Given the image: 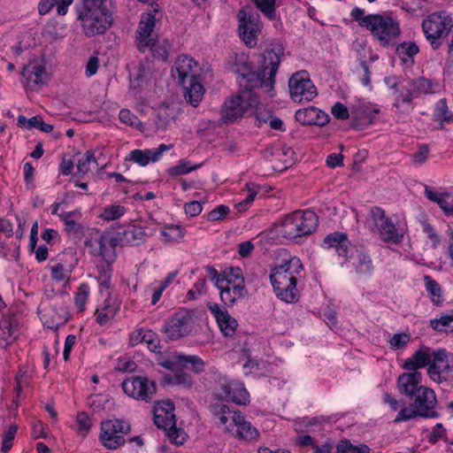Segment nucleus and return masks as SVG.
<instances>
[{
  "instance_id": "f257e3e1",
  "label": "nucleus",
  "mask_w": 453,
  "mask_h": 453,
  "mask_svg": "<svg viewBox=\"0 0 453 453\" xmlns=\"http://www.w3.org/2000/svg\"><path fill=\"white\" fill-rule=\"evenodd\" d=\"M303 270V264L296 257H290L272 270L270 280L276 296L280 300L289 303L297 301V276Z\"/></svg>"
},
{
  "instance_id": "f03ea898",
  "label": "nucleus",
  "mask_w": 453,
  "mask_h": 453,
  "mask_svg": "<svg viewBox=\"0 0 453 453\" xmlns=\"http://www.w3.org/2000/svg\"><path fill=\"white\" fill-rule=\"evenodd\" d=\"M105 0H82L77 7L78 20L87 37L104 34L112 23V17L107 8L103 6Z\"/></svg>"
},
{
  "instance_id": "7ed1b4c3",
  "label": "nucleus",
  "mask_w": 453,
  "mask_h": 453,
  "mask_svg": "<svg viewBox=\"0 0 453 453\" xmlns=\"http://www.w3.org/2000/svg\"><path fill=\"white\" fill-rule=\"evenodd\" d=\"M387 403L394 410L402 406L395 418V423L408 421L418 416L436 418L438 413L434 410L436 398H402L400 403L395 398H387Z\"/></svg>"
},
{
  "instance_id": "20e7f679",
  "label": "nucleus",
  "mask_w": 453,
  "mask_h": 453,
  "mask_svg": "<svg viewBox=\"0 0 453 453\" xmlns=\"http://www.w3.org/2000/svg\"><path fill=\"white\" fill-rule=\"evenodd\" d=\"M283 55L284 49L281 45H277L272 49L265 50L261 54L258 73L248 74V81L256 77L257 82L259 83L260 88H262L265 92L271 93L273 90L275 75L281 63ZM243 78H246V76L244 75Z\"/></svg>"
},
{
  "instance_id": "39448f33",
  "label": "nucleus",
  "mask_w": 453,
  "mask_h": 453,
  "mask_svg": "<svg viewBox=\"0 0 453 453\" xmlns=\"http://www.w3.org/2000/svg\"><path fill=\"white\" fill-rule=\"evenodd\" d=\"M318 225L319 218L314 211H296L285 217L280 232L286 239L297 241L312 234Z\"/></svg>"
},
{
  "instance_id": "423d86ee",
  "label": "nucleus",
  "mask_w": 453,
  "mask_h": 453,
  "mask_svg": "<svg viewBox=\"0 0 453 453\" xmlns=\"http://www.w3.org/2000/svg\"><path fill=\"white\" fill-rule=\"evenodd\" d=\"M365 28L383 47L395 46L401 35L399 22L389 15L375 14L369 18Z\"/></svg>"
},
{
  "instance_id": "0eeeda50",
  "label": "nucleus",
  "mask_w": 453,
  "mask_h": 453,
  "mask_svg": "<svg viewBox=\"0 0 453 453\" xmlns=\"http://www.w3.org/2000/svg\"><path fill=\"white\" fill-rule=\"evenodd\" d=\"M84 243L92 256L100 257L108 265L115 262L118 239L111 233L91 229Z\"/></svg>"
},
{
  "instance_id": "6e6552de",
  "label": "nucleus",
  "mask_w": 453,
  "mask_h": 453,
  "mask_svg": "<svg viewBox=\"0 0 453 453\" xmlns=\"http://www.w3.org/2000/svg\"><path fill=\"white\" fill-rule=\"evenodd\" d=\"M174 409V403L170 398L157 401L153 407L154 422L157 427L169 430L168 437L172 441L182 444L185 436L182 431L176 429Z\"/></svg>"
},
{
  "instance_id": "1a4fd4ad",
  "label": "nucleus",
  "mask_w": 453,
  "mask_h": 453,
  "mask_svg": "<svg viewBox=\"0 0 453 453\" xmlns=\"http://www.w3.org/2000/svg\"><path fill=\"white\" fill-rule=\"evenodd\" d=\"M259 104L258 97L252 93H244L230 97L221 110V119L225 123L242 118L246 112H253Z\"/></svg>"
},
{
  "instance_id": "9d476101",
  "label": "nucleus",
  "mask_w": 453,
  "mask_h": 453,
  "mask_svg": "<svg viewBox=\"0 0 453 453\" xmlns=\"http://www.w3.org/2000/svg\"><path fill=\"white\" fill-rule=\"evenodd\" d=\"M452 18L446 12H434L422 21V30L434 50L441 44V38L447 35L452 26Z\"/></svg>"
},
{
  "instance_id": "9b49d317",
  "label": "nucleus",
  "mask_w": 453,
  "mask_h": 453,
  "mask_svg": "<svg viewBox=\"0 0 453 453\" xmlns=\"http://www.w3.org/2000/svg\"><path fill=\"white\" fill-rule=\"evenodd\" d=\"M237 19L239 35L243 42L250 48L256 46L262 29L259 14L250 7L245 6L239 10Z\"/></svg>"
},
{
  "instance_id": "f8f14e48",
  "label": "nucleus",
  "mask_w": 453,
  "mask_h": 453,
  "mask_svg": "<svg viewBox=\"0 0 453 453\" xmlns=\"http://www.w3.org/2000/svg\"><path fill=\"white\" fill-rule=\"evenodd\" d=\"M194 327V313L187 309H180L165 320L163 332L168 339L179 340L190 334Z\"/></svg>"
},
{
  "instance_id": "ddd939ff",
  "label": "nucleus",
  "mask_w": 453,
  "mask_h": 453,
  "mask_svg": "<svg viewBox=\"0 0 453 453\" xmlns=\"http://www.w3.org/2000/svg\"><path fill=\"white\" fill-rule=\"evenodd\" d=\"M130 432V426L124 420H105L101 423L100 440L104 447L116 449L125 443L123 434Z\"/></svg>"
},
{
  "instance_id": "4468645a",
  "label": "nucleus",
  "mask_w": 453,
  "mask_h": 453,
  "mask_svg": "<svg viewBox=\"0 0 453 453\" xmlns=\"http://www.w3.org/2000/svg\"><path fill=\"white\" fill-rule=\"evenodd\" d=\"M432 357L427 368L430 379L437 383L449 380L453 376V355L440 349L434 351Z\"/></svg>"
},
{
  "instance_id": "2eb2a0df",
  "label": "nucleus",
  "mask_w": 453,
  "mask_h": 453,
  "mask_svg": "<svg viewBox=\"0 0 453 453\" xmlns=\"http://www.w3.org/2000/svg\"><path fill=\"white\" fill-rule=\"evenodd\" d=\"M291 98L297 103L311 101L317 96V88L306 71L294 73L288 81Z\"/></svg>"
},
{
  "instance_id": "dca6fc26",
  "label": "nucleus",
  "mask_w": 453,
  "mask_h": 453,
  "mask_svg": "<svg viewBox=\"0 0 453 453\" xmlns=\"http://www.w3.org/2000/svg\"><path fill=\"white\" fill-rule=\"evenodd\" d=\"M422 374L420 372H405L397 379L399 392L406 396H435L434 391L420 385Z\"/></svg>"
},
{
  "instance_id": "f3484780",
  "label": "nucleus",
  "mask_w": 453,
  "mask_h": 453,
  "mask_svg": "<svg viewBox=\"0 0 453 453\" xmlns=\"http://www.w3.org/2000/svg\"><path fill=\"white\" fill-rule=\"evenodd\" d=\"M236 272L237 282H233L230 279H220L216 282L217 288L220 290L221 301L228 306H232L238 299L244 297L247 291L242 278H239L241 274L240 268L232 269Z\"/></svg>"
},
{
  "instance_id": "a211bd4d",
  "label": "nucleus",
  "mask_w": 453,
  "mask_h": 453,
  "mask_svg": "<svg viewBox=\"0 0 453 453\" xmlns=\"http://www.w3.org/2000/svg\"><path fill=\"white\" fill-rule=\"evenodd\" d=\"M371 212L374 224L384 241L394 243L402 242L403 234L396 227L393 220L385 215V211L381 208L374 207Z\"/></svg>"
},
{
  "instance_id": "6ab92c4d",
  "label": "nucleus",
  "mask_w": 453,
  "mask_h": 453,
  "mask_svg": "<svg viewBox=\"0 0 453 453\" xmlns=\"http://www.w3.org/2000/svg\"><path fill=\"white\" fill-rule=\"evenodd\" d=\"M78 264L76 253L68 250L58 257V262L50 266L51 278L56 281L67 280Z\"/></svg>"
},
{
  "instance_id": "aec40b11",
  "label": "nucleus",
  "mask_w": 453,
  "mask_h": 453,
  "mask_svg": "<svg viewBox=\"0 0 453 453\" xmlns=\"http://www.w3.org/2000/svg\"><path fill=\"white\" fill-rule=\"evenodd\" d=\"M122 388L127 396H149L156 393L155 381L142 376L125 380L122 382Z\"/></svg>"
},
{
  "instance_id": "412c9836",
  "label": "nucleus",
  "mask_w": 453,
  "mask_h": 453,
  "mask_svg": "<svg viewBox=\"0 0 453 453\" xmlns=\"http://www.w3.org/2000/svg\"><path fill=\"white\" fill-rule=\"evenodd\" d=\"M196 62L187 55L180 56L172 68V76L177 79L179 84L185 85L188 81L196 78Z\"/></svg>"
},
{
  "instance_id": "4be33fe9",
  "label": "nucleus",
  "mask_w": 453,
  "mask_h": 453,
  "mask_svg": "<svg viewBox=\"0 0 453 453\" xmlns=\"http://www.w3.org/2000/svg\"><path fill=\"white\" fill-rule=\"evenodd\" d=\"M156 24V17L151 13L142 14L136 30L137 48L141 52H145L153 41V30Z\"/></svg>"
},
{
  "instance_id": "5701e85b",
  "label": "nucleus",
  "mask_w": 453,
  "mask_h": 453,
  "mask_svg": "<svg viewBox=\"0 0 453 453\" xmlns=\"http://www.w3.org/2000/svg\"><path fill=\"white\" fill-rule=\"evenodd\" d=\"M323 243L326 249H334L337 255L345 260L349 258V253L355 250V245L349 242L347 234L341 232L327 234Z\"/></svg>"
},
{
  "instance_id": "b1692460",
  "label": "nucleus",
  "mask_w": 453,
  "mask_h": 453,
  "mask_svg": "<svg viewBox=\"0 0 453 453\" xmlns=\"http://www.w3.org/2000/svg\"><path fill=\"white\" fill-rule=\"evenodd\" d=\"M295 118L303 126H326L329 122V116L325 111L310 106L296 111Z\"/></svg>"
},
{
  "instance_id": "393cba45",
  "label": "nucleus",
  "mask_w": 453,
  "mask_h": 453,
  "mask_svg": "<svg viewBox=\"0 0 453 453\" xmlns=\"http://www.w3.org/2000/svg\"><path fill=\"white\" fill-rule=\"evenodd\" d=\"M349 258H351L355 272L361 276L371 275L373 271L372 260L362 246L355 245V250L349 253Z\"/></svg>"
},
{
  "instance_id": "a878e982",
  "label": "nucleus",
  "mask_w": 453,
  "mask_h": 453,
  "mask_svg": "<svg viewBox=\"0 0 453 453\" xmlns=\"http://www.w3.org/2000/svg\"><path fill=\"white\" fill-rule=\"evenodd\" d=\"M209 311L214 316L217 324L225 336H232L235 333L238 323L229 312L218 304L209 305Z\"/></svg>"
},
{
  "instance_id": "bb28decb",
  "label": "nucleus",
  "mask_w": 453,
  "mask_h": 453,
  "mask_svg": "<svg viewBox=\"0 0 453 453\" xmlns=\"http://www.w3.org/2000/svg\"><path fill=\"white\" fill-rule=\"evenodd\" d=\"M172 145L160 144L155 150H134L129 153V159L141 166H146L150 162H157L163 152L169 150Z\"/></svg>"
},
{
  "instance_id": "cd10ccee",
  "label": "nucleus",
  "mask_w": 453,
  "mask_h": 453,
  "mask_svg": "<svg viewBox=\"0 0 453 453\" xmlns=\"http://www.w3.org/2000/svg\"><path fill=\"white\" fill-rule=\"evenodd\" d=\"M234 425L236 426V434L239 438L245 440H253L258 436V431L250 422L246 421L241 412H234L231 416L229 427Z\"/></svg>"
},
{
  "instance_id": "c85d7f7f",
  "label": "nucleus",
  "mask_w": 453,
  "mask_h": 453,
  "mask_svg": "<svg viewBox=\"0 0 453 453\" xmlns=\"http://www.w3.org/2000/svg\"><path fill=\"white\" fill-rule=\"evenodd\" d=\"M431 357L429 349L422 348L403 362V368L411 372H418V369L430 365Z\"/></svg>"
},
{
  "instance_id": "c756f323",
  "label": "nucleus",
  "mask_w": 453,
  "mask_h": 453,
  "mask_svg": "<svg viewBox=\"0 0 453 453\" xmlns=\"http://www.w3.org/2000/svg\"><path fill=\"white\" fill-rule=\"evenodd\" d=\"M185 90L184 97L192 106L196 107L203 97L204 88L197 78L188 81L181 85Z\"/></svg>"
},
{
  "instance_id": "7c9ffc66",
  "label": "nucleus",
  "mask_w": 453,
  "mask_h": 453,
  "mask_svg": "<svg viewBox=\"0 0 453 453\" xmlns=\"http://www.w3.org/2000/svg\"><path fill=\"white\" fill-rule=\"evenodd\" d=\"M119 306L111 298H106L96 311V320L100 326L106 325L119 311Z\"/></svg>"
},
{
  "instance_id": "2f4dec72",
  "label": "nucleus",
  "mask_w": 453,
  "mask_h": 453,
  "mask_svg": "<svg viewBox=\"0 0 453 453\" xmlns=\"http://www.w3.org/2000/svg\"><path fill=\"white\" fill-rule=\"evenodd\" d=\"M226 400L227 398H217V402L211 403L209 409L214 416L219 417L220 424L226 426V429L229 430L227 421L231 419V416L236 411L231 410L226 403Z\"/></svg>"
},
{
  "instance_id": "473e14b6",
  "label": "nucleus",
  "mask_w": 453,
  "mask_h": 453,
  "mask_svg": "<svg viewBox=\"0 0 453 453\" xmlns=\"http://www.w3.org/2000/svg\"><path fill=\"white\" fill-rule=\"evenodd\" d=\"M395 46V54L403 63L414 64L413 58L419 52V48L414 42H403Z\"/></svg>"
},
{
  "instance_id": "72a5a7b5",
  "label": "nucleus",
  "mask_w": 453,
  "mask_h": 453,
  "mask_svg": "<svg viewBox=\"0 0 453 453\" xmlns=\"http://www.w3.org/2000/svg\"><path fill=\"white\" fill-rule=\"evenodd\" d=\"M430 326L436 332L453 333V309L431 319Z\"/></svg>"
},
{
  "instance_id": "f704fd0d",
  "label": "nucleus",
  "mask_w": 453,
  "mask_h": 453,
  "mask_svg": "<svg viewBox=\"0 0 453 453\" xmlns=\"http://www.w3.org/2000/svg\"><path fill=\"white\" fill-rule=\"evenodd\" d=\"M95 165L96 167L104 168V165L100 163V157L96 155L95 151L88 150L84 157L81 158L77 163V172L81 176H84L88 173L90 165Z\"/></svg>"
},
{
  "instance_id": "c9c22d12",
  "label": "nucleus",
  "mask_w": 453,
  "mask_h": 453,
  "mask_svg": "<svg viewBox=\"0 0 453 453\" xmlns=\"http://www.w3.org/2000/svg\"><path fill=\"white\" fill-rule=\"evenodd\" d=\"M44 67L38 64H30L23 68L22 75L27 81V86L39 85L42 82V75L44 73Z\"/></svg>"
},
{
  "instance_id": "e433bc0d",
  "label": "nucleus",
  "mask_w": 453,
  "mask_h": 453,
  "mask_svg": "<svg viewBox=\"0 0 453 453\" xmlns=\"http://www.w3.org/2000/svg\"><path fill=\"white\" fill-rule=\"evenodd\" d=\"M146 234L142 226H132L123 233V242L131 246L139 245L144 241Z\"/></svg>"
},
{
  "instance_id": "4c0bfd02",
  "label": "nucleus",
  "mask_w": 453,
  "mask_h": 453,
  "mask_svg": "<svg viewBox=\"0 0 453 453\" xmlns=\"http://www.w3.org/2000/svg\"><path fill=\"white\" fill-rule=\"evenodd\" d=\"M171 49V44L167 41L153 39V41L150 42V45L148 47L147 50H150L152 56L155 58L165 61L169 57Z\"/></svg>"
},
{
  "instance_id": "58836bf2",
  "label": "nucleus",
  "mask_w": 453,
  "mask_h": 453,
  "mask_svg": "<svg viewBox=\"0 0 453 453\" xmlns=\"http://www.w3.org/2000/svg\"><path fill=\"white\" fill-rule=\"evenodd\" d=\"M192 384L191 377L184 372H177L173 375H167L163 380V385L176 387L180 388H189Z\"/></svg>"
},
{
  "instance_id": "ea45409f",
  "label": "nucleus",
  "mask_w": 453,
  "mask_h": 453,
  "mask_svg": "<svg viewBox=\"0 0 453 453\" xmlns=\"http://www.w3.org/2000/svg\"><path fill=\"white\" fill-rule=\"evenodd\" d=\"M390 88L398 92L394 103L395 107H399L401 104H411L413 97L416 96L409 81H407L405 85L401 86L400 89H397L396 82L390 86Z\"/></svg>"
},
{
  "instance_id": "a19ab883",
  "label": "nucleus",
  "mask_w": 453,
  "mask_h": 453,
  "mask_svg": "<svg viewBox=\"0 0 453 453\" xmlns=\"http://www.w3.org/2000/svg\"><path fill=\"white\" fill-rule=\"evenodd\" d=\"M423 280L426 290L428 293L432 303L436 305L440 304L441 302V286L430 275H425L423 277Z\"/></svg>"
},
{
  "instance_id": "79ce46f5",
  "label": "nucleus",
  "mask_w": 453,
  "mask_h": 453,
  "mask_svg": "<svg viewBox=\"0 0 453 453\" xmlns=\"http://www.w3.org/2000/svg\"><path fill=\"white\" fill-rule=\"evenodd\" d=\"M221 389L226 396H244L248 395L244 384L238 380H225L221 384Z\"/></svg>"
},
{
  "instance_id": "37998d69",
  "label": "nucleus",
  "mask_w": 453,
  "mask_h": 453,
  "mask_svg": "<svg viewBox=\"0 0 453 453\" xmlns=\"http://www.w3.org/2000/svg\"><path fill=\"white\" fill-rule=\"evenodd\" d=\"M252 2L266 19H276V0H252Z\"/></svg>"
},
{
  "instance_id": "c03bdc74",
  "label": "nucleus",
  "mask_w": 453,
  "mask_h": 453,
  "mask_svg": "<svg viewBox=\"0 0 453 453\" xmlns=\"http://www.w3.org/2000/svg\"><path fill=\"white\" fill-rule=\"evenodd\" d=\"M175 118V111L168 105H163L159 108L157 114L156 125L157 128L165 129L171 120Z\"/></svg>"
},
{
  "instance_id": "a18cd8bd",
  "label": "nucleus",
  "mask_w": 453,
  "mask_h": 453,
  "mask_svg": "<svg viewBox=\"0 0 453 453\" xmlns=\"http://www.w3.org/2000/svg\"><path fill=\"white\" fill-rule=\"evenodd\" d=\"M178 362L184 367H190L196 373L203 372L204 369L203 361L197 356H179Z\"/></svg>"
},
{
  "instance_id": "49530a36",
  "label": "nucleus",
  "mask_w": 453,
  "mask_h": 453,
  "mask_svg": "<svg viewBox=\"0 0 453 453\" xmlns=\"http://www.w3.org/2000/svg\"><path fill=\"white\" fill-rule=\"evenodd\" d=\"M246 188H247V190H248L247 196L242 201H241L238 203H236V205H235L236 209L240 212L245 211L248 209V207L254 201V199H255V197H256V196L257 194V191L259 189L258 185H257L256 183H253V182L246 183Z\"/></svg>"
},
{
  "instance_id": "de8ad7c7",
  "label": "nucleus",
  "mask_w": 453,
  "mask_h": 453,
  "mask_svg": "<svg viewBox=\"0 0 453 453\" xmlns=\"http://www.w3.org/2000/svg\"><path fill=\"white\" fill-rule=\"evenodd\" d=\"M98 275H97V280L99 282V285L108 289L111 287V265H98L96 266Z\"/></svg>"
},
{
  "instance_id": "09e8293b",
  "label": "nucleus",
  "mask_w": 453,
  "mask_h": 453,
  "mask_svg": "<svg viewBox=\"0 0 453 453\" xmlns=\"http://www.w3.org/2000/svg\"><path fill=\"white\" fill-rule=\"evenodd\" d=\"M409 82L416 96L433 92L432 82L424 77L410 80Z\"/></svg>"
},
{
  "instance_id": "8fccbe9b",
  "label": "nucleus",
  "mask_w": 453,
  "mask_h": 453,
  "mask_svg": "<svg viewBox=\"0 0 453 453\" xmlns=\"http://www.w3.org/2000/svg\"><path fill=\"white\" fill-rule=\"evenodd\" d=\"M119 118L122 123L128 125L132 127H134L140 131H142L143 128L142 122L127 109L120 110L119 113Z\"/></svg>"
},
{
  "instance_id": "3c124183",
  "label": "nucleus",
  "mask_w": 453,
  "mask_h": 453,
  "mask_svg": "<svg viewBox=\"0 0 453 453\" xmlns=\"http://www.w3.org/2000/svg\"><path fill=\"white\" fill-rule=\"evenodd\" d=\"M126 212V208L121 205H110L104 209L100 217L107 221L115 220L123 216Z\"/></svg>"
},
{
  "instance_id": "603ef678",
  "label": "nucleus",
  "mask_w": 453,
  "mask_h": 453,
  "mask_svg": "<svg viewBox=\"0 0 453 453\" xmlns=\"http://www.w3.org/2000/svg\"><path fill=\"white\" fill-rule=\"evenodd\" d=\"M370 449L366 445L354 446L349 441H342L337 445V453H369Z\"/></svg>"
},
{
  "instance_id": "864d4df0",
  "label": "nucleus",
  "mask_w": 453,
  "mask_h": 453,
  "mask_svg": "<svg viewBox=\"0 0 453 453\" xmlns=\"http://www.w3.org/2000/svg\"><path fill=\"white\" fill-rule=\"evenodd\" d=\"M0 336L7 342H12L17 336V331L8 319L0 321Z\"/></svg>"
},
{
  "instance_id": "5fc2aeb1",
  "label": "nucleus",
  "mask_w": 453,
  "mask_h": 453,
  "mask_svg": "<svg viewBox=\"0 0 453 453\" xmlns=\"http://www.w3.org/2000/svg\"><path fill=\"white\" fill-rule=\"evenodd\" d=\"M89 295V287L87 283H81L75 293L74 301L80 311L85 310V304Z\"/></svg>"
},
{
  "instance_id": "6e6d98bb",
  "label": "nucleus",
  "mask_w": 453,
  "mask_h": 453,
  "mask_svg": "<svg viewBox=\"0 0 453 453\" xmlns=\"http://www.w3.org/2000/svg\"><path fill=\"white\" fill-rule=\"evenodd\" d=\"M17 431L18 426L16 425H12L4 433L1 447V450L3 452H8L12 449Z\"/></svg>"
},
{
  "instance_id": "4d7b16f0",
  "label": "nucleus",
  "mask_w": 453,
  "mask_h": 453,
  "mask_svg": "<svg viewBox=\"0 0 453 453\" xmlns=\"http://www.w3.org/2000/svg\"><path fill=\"white\" fill-rule=\"evenodd\" d=\"M65 224V231L70 238L77 239L83 235V226L75 220L67 221Z\"/></svg>"
},
{
  "instance_id": "13d9d810",
  "label": "nucleus",
  "mask_w": 453,
  "mask_h": 453,
  "mask_svg": "<svg viewBox=\"0 0 453 453\" xmlns=\"http://www.w3.org/2000/svg\"><path fill=\"white\" fill-rule=\"evenodd\" d=\"M78 433L85 436L91 427V421L87 413L81 411L77 414Z\"/></svg>"
},
{
  "instance_id": "bf43d9fd",
  "label": "nucleus",
  "mask_w": 453,
  "mask_h": 453,
  "mask_svg": "<svg viewBox=\"0 0 453 453\" xmlns=\"http://www.w3.org/2000/svg\"><path fill=\"white\" fill-rule=\"evenodd\" d=\"M198 165L190 166L189 163L187 161H180L177 165L171 167L168 170V173L172 176H178L190 173L193 170H196Z\"/></svg>"
},
{
  "instance_id": "052dcab7",
  "label": "nucleus",
  "mask_w": 453,
  "mask_h": 453,
  "mask_svg": "<svg viewBox=\"0 0 453 453\" xmlns=\"http://www.w3.org/2000/svg\"><path fill=\"white\" fill-rule=\"evenodd\" d=\"M230 209L228 206L220 204L216 206L212 211L207 214L209 221H218L223 219L228 213Z\"/></svg>"
},
{
  "instance_id": "680f3d73",
  "label": "nucleus",
  "mask_w": 453,
  "mask_h": 453,
  "mask_svg": "<svg viewBox=\"0 0 453 453\" xmlns=\"http://www.w3.org/2000/svg\"><path fill=\"white\" fill-rule=\"evenodd\" d=\"M137 365L129 357H119L117 360L116 369L120 372H131L136 369Z\"/></svg>"
},
{
  "instance_id": "e2e57ef3",
  "label": "nucleus",
  "mask_w": 453,
  "mask_h": 453,
  "mask_svg": "<svg viewBox=\"0 0 453 453\" xmlns=\"http://www.w3.org/2000/svg\"><path fill=\"white\" fill-rule=\"evenodd\" d=\"M420 225L422 231L427 235V237L433 242V245L435 246L438 244L440 242V237L436 234L434 226L427 220H421Z\"/></svg>"
},
{
  "instance_id": "0e129e2a",
  "label": "nucleus",
  "mask_w": 453,
  "mask_h": 453,
  "mask_svg": "<svg viewBox=\"0 0 453 453\" xmlns=\"http://www.w3.org/2000/svg\"><path fill=\"white\" fill-rule=\"evenodd\" d=\"M161 234L165 238L166 241L180 238L182 236L180 227L175 225L165 226L161 231Z\"/></svg>"
},
{
  "instance_id": "69168bd1",
  "label": "nucleus",
  "mask_w": 453,
  "mask_h": 453,
  "mask_svg": "<svg viewBox=\"0 0 453 453\" xmlns=\"http://www.w3.org/2000/svg\"><path fill=\"white\" fill-rule=\"evenodd\" d=\"M333 116L341 120L348 119L349 117V110L348 108L342 103H336L333 107L331 111Z\"/></svg>"
},
{
  "instance_id": "338daca9",
  "label": "nucleus",
  "mask_w": 453,
  "mask_h": 453,
  "mask_svg": "<svg viewBox=\"0 0 453 453\" xmlns=\"http://www.w3.org/2000/svg\"><path fill=\"white\" fill-rule=\"evenodd\" d=\"M440 208L448 215H453V197L448 193H445L443 196L438 201L437 203Z\"/></svg>"
},
{
  "instance_id": "774afa93",
  "label": "nucleus",
  "mask_w": 453,
  "mask_h": 453,
  "mask_svg": "<svg viewBox=\"0 0 453 453\" xmlns=\"http://www.w3.org/2000/svg\"><path fill=\"white\" fill-rule=\"evenodd\" d=\"M409 341H410V336L408 334H396L391 337L389 343L393 349H401L403 346H405Z\"/></svg>"
}]
</instances>
